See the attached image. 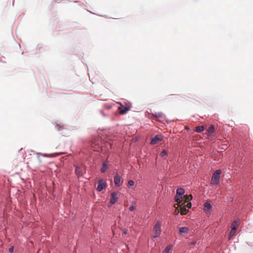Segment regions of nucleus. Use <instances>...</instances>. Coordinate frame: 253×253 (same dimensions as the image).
<instances>
[{
    "instance_id": "4be33fe9",
    "label": "nucleus",
    "mask_w": 253,
    "mask_h": 253,
    "mask_svg": "<svg viewBox=\"0 0 253 253\" xmlns=\"http://www.w3.org/2000/svg\"><path fill=\"white\" fill-rule=\"evenodd\" d=\"M236 230H233L231 229L229 235V239L230 240L231 238L235 235L236 233Z\"/></svg>"
},
{
    "instance_id": "393cba45",
    "label": "nucleus",
    "mask_w": 253,
    "mask_h": 253,
    "mask_svg": "<svg viewBox=\"0 0 253 253\" xmlns=\"http://www.w3.org/2000/svg\"><path fill=\"white\" fill-rule=\"evenodd\" d=\"M134 181L133 180H130L128 182V184L130 186H133L134 185Z\"/></svg>"
},
{
    "instance_id": "2eb2a0df",
    "label": "nucleus",
    "mask_w": 253,
    "mask_h": 253,
    "mask_svg": "<svg viewBox=\"0 0 253 253\" xmlns=\"http://www.w3.org/2000/svg\"><path fill=\"white\" fill-rule=\"evenodd\" d=\"M214 127L213 125H211V126H210L209 128L207 130V132H206V133L208 135H211L214 132Z\"/></svg>"
},
{
    "instance_id": "f3484780",
    "label": "nucleus",
    "mask_w": 253,
    "mask_h": 253,
    "mask_svg": "<svg viewBox=\"0 0 253 253\" xmlns=\"http://www.w3.org/2000/svg\"><path fill=\"white\" fill-rule=\"evenodd\" d=\"M152 115L154 117L157 118H161L163 116V114L162 112H155L154 113H152Z\"/></svg>"
},
{
    "instance_id": "bb28decb",
    "label": "nucleus",
    "mask_w": 253,
    "mask_h": 253,
    "mask_svg": "<svg viewBox=\"0 0 253 253\" xmlns=\"http://www.w3.org/2000/svg\"><path fill=\"white\" fill-rule=\"evenodd\" d=\"M13 250H14V247H10L9 249H8V251L10 252V253H12L13 252Z\"/></svg>"
},
{
    "instance_id": "cd10ccee",
    "label": "nucleus",
    "mask_w": 253,
    "mask_h": 253,
    "mask_svg": "<svg viewBox=\"0 0 253 253\" xmlns=\"http://www.w3.org/2000/svg\"><path fill=\"white\" fill-rule=\"evenodd\" d=\"M135 209V207L133 206H131L129 207V210L130 211H133V210H134Z\"/></svg>"
},
{
    "instance_id": "9b49d317",
    "label": "nucleus",
    "mask_w": 253,
    "mask_h": 253,
    "mask_svg": "<svg viewBox=\"0 0 253 253\" xmlns=\"http://www.w3.org/2000/svg\"><path fill=\"white\" fill-rule=\"evenodd\" d=\"M192 199V195H184L183 197V201H184L183 205L186 203L189 202L190 200Z\"/></svg>"
},
{
    "instance_id": "a878e982",
    "label": "nucleus",
    "mask_w": 253,
    "mask_h": 253,
    "mask_svg": "<svg viewBox=\"0 0 253 253\" xmlns=\"http://www.w3.org/2000/svg\"><path fill=\"white\" fill-rule=\"evenodd\" d=\"M191 206H192L191 203H188H188L186 205H185L186 208H188L189 209L191 208Z\"/></svg>"
},
{
    "instance_id": "0eeeda50",
    "label": "nucleus",
    "mask_w": 253,
    "mask_h": 253,
    "mask_svg": "<svg viewBox=\"0 0 253 253\" xmlns=\"http://www.w3.org/2000/svg\"><path fill=\"white\" fill-rule=\"evenodd\" d=\"M175 202L177 203L178 207H181L183 205V203L182 202L183 197H182V196H180L176 194L175 197Z\"/></svg>"
},
{
    "instance_id": "f03ea898",
    "label": "nucleus",
    "mask_w": 253,
    "mask_h": 253,
    "mask_svg": "<svg viewBox=\"0 0 253 253\" xmlns=\"http://www.w3.org/2000/svg\"><path fill=\"white\" fill-rule=\"evenodd\" d=\"M153 238H158L160 236L161 233V223L160 221H158L154 227Z\"/></svg>"
},
{
    "instance_id": "c756f323",
    "label": "nucleus",
    "mask_w": 253,
    "mask_h": 253,
    "mask_svg": "<svg viewBox=\"0 0 253 253\" xmlns=\"http://www.w3.org/2000/svg\"><path fill=\"white\" fill-rule=\"evenodd\" d=\"M127 233V230L126 229L124 230L123 233L126 234Z\"/></svg>"
},
{
    "instance_id": "dca6fc26",
    "label": "nucleus",
    "mask_w": 253,
    "mask_h": 253,
    "mask_svg": "<svg viewBox=\"0 0 253 253\" xmlns=\"http://www.w3.org/2000/svg\"><path fill=\"white\" fill-rule=\"evenodd\" d=\"M62 153H56L54 154H42V155L43 157H56L61 155Z\"/></svg>"
},
{
    "instance_id": "423d86ee",
    "label": "nucleus",
    "mask_w": 253,
    "mask_h": 253,
    "mask_svg": "<svg viewBox=\"0 0 253 253\" xmlns=\"http://www.w3.org/2000/svg\"><path fill=\"white\" fill-rule=\"evenodd\" d=\"M123 181H121V177L118 174H116L114 177V183L115 186L119 187L122 184Z\"/></svg>"
},
{
    "instance_id": "20e7f679",
    "label": "nucleus",
    "mask_w": 253,
    "mask_h": 253,
    "mask_svg": "<svg viewBox=\"0 0 253 253\" xmlns=\"http://www.w3.org/2000/svg\"><path fill=\"white\" fill-rule=\"evenodd\" d=\"M163 137L162 135H157L153 139H152L151 144H156L159 142L161 141L163 139Z\"/></svg>"
},
{
    "instance_id": "6e6552de",
    "label": "nucleus",
    "mask_w": 253,
    "mask_h": 253,
    "mask_svg": "<svg viewBox=\"0 0 253 253\" xmlns=\"http://www.w3.org/2000/svg\"><path fill=\"white\" fill-rule=\"evenodd\" d=\"M76 173L78 176L83 175L84 173V167L83 166H76Z\"/></svg>"
},
{
    "instance_id": "6ab92c4d",
    "label": "nucleus",
    "mask_w": 253,
    "mask_h": 253,
    "mask_svg": "<svg viewBox=\"0 0 253 253\" xmlns=\"http://www.w3.org/2000/svg\"><path fill=\"white\" fill-rule=\"evenodd\" d=\"M91 147L94 149L95 151H99V148H100L99 144H96L94 142H92L91 143Z\"/></svg>"
},
{
    "instance_id": "5701e85b",
    "label": "nucleus",
    "mask_w": 253,
    "mask_h": 253,
    "mask_svg": "<svg viewBox=\"0 0 253 253\" xmlns=\"http://www.w3.org/2000/svg\"><path fill=\"white\" fill-rule=\"evenodd\" d=\"M170 249H171V247L170 246H168L165 249L163 253H169V251H170Z\"/></svg>"
},
{
    "instance_id": "f257e3e1",
    "label": "nucleus",
    "mask_w": 253,
    "mask_h": 253,
    "mask_svg": "<svg viewBox=\"0 0 253 253\" xmlns=\"http://www.w3.org/2000/svg\"><path fill=\"white\" fill-rule=\"evenodd\" d=\"M221 171L220 169L216 170L212 174L211 183L212 185H217L219 183L220 174Z\"/></svg>"
},
{
    "instance_id": "1a4fd4ad",
    "label": "nucleus",
    "mask_w": 253,
    "mask_h": 253,
    "mask_svg": "<svg viewBox=\"0 0 253 253\" xmlns=\"http://www.w3.org/2000/svg\"><path fill=\"white\" fill-rule=\"evenodd\" d=\"M130 108L128 107H125L124 106L121 105L119 107V110L120 111V113L121 114H126L128 110H129Z\"/></svg>"
},
{
    "instance_id": "b1692460",
    "label": "nucleus",
    "mask_w": 253,
    "mask_h": 253,
    "mask_svg": "<svg viewBox=\"0 0 253 253\" xmlns=\"http://www.w3.org/2000/svg\"><path fill=\"white\" fill-rule=\"evenodd\" d=\"M168 154V152L166 150H164L161 153L160 155L161 157H164L165 156H167Z\"/></svg>"
},
{
    "instance_id": "c85d7f7f",
    "label": "nucleus",
    "mask_w": 253,
    "mask_h": 253,
    "mask_svg": "<svg viewBox=\"0 0 253 253\" xmlns=\"http://www.w3.org/2000/svg\"><path fill=\"white\" fill-rule=\"evenodd\" d=\"M196 244V242L195 241H193V242H191L190 244V245L191 246V247H194Z\"/></svg>"
},
{
    "instance_id": "39448f33",
    "label": "nucleus",
    "mask_w": 253,
    "mask_h": 253,
    "mask_svg": "<svg viewBox=\"0 0 253 253\" xmlns=\"http://www.w3.org/2000/svg\"><path fill=\"white\" fill-rule=\"evenodd\" d=\"M111 199L110 203L113 205L115 204L118 200V197H117V193L115 192H112L111 194Z\"/></svg>"
},
{
    "instance_id": "aec40b11",
    "label": "nucleus",
    "mask_w": 253,
    "mask_h": 253,
    "mask_svg": "<svg viewBox=\"0 0 253 253\" xmlns=\"http://www.w3.org/2000/svg\"><path fill=\"white\" fill-rule=\"evenodd\" d=\"M107 169H108L107 165L105 163H104L103 164L102 167L101 169V172L104 173L107 170Z\"/></svg>"
},
{
    "instance_id": "ddd939ff",
    "label": "nucleus",
    "mask_w": 253,
    "mask_h": 253,
    "mask_svg": "<svg viewBox=\"0 0 253 253\" xmlns=\"http://www.w3.org/2000/svg\"><path fill=\"white\" fill-rule=\"evenodd\" d=\"M211 208V205L210 203L206 202L204 204V211L208 212L210 211Z\"/></svg>"
},
{
    "instance_id": "f8f14e48",
    "label": "nucleus",
    "mask_w": 253,
    "mask_h": 253,
    "mask_svg": "<svg viewBox=\"0 0 253 253\" xmlns=\"http://www.w3.org/2000/svg\"><path fill=\"white\" fill-rule=\"evenodd\" d=\"M189 231V228L187 227H180L179 229V233H180V234H182V233L187 234V233H188Z\"/></svg>"
},
{
    "instance_id": "a211bd4d",
    "label": "nucleus",
    "mask_w": 253,
    "mask_h": 253,
    "mask_svg": "<svg viewBox=\"0 0 253 253\" xmlns=\"http://www.w3.org/2000/svg\"><path fill=\"white\" fill-rule=\"evenodd\" d=\"M184 192H185L184 190L182 188H179L176 190V194L180 195V196L183 195L184 194Z\"/></svg>"
},
{
    "instance_id": "412c9836",
    "label": "nucleus",
    "mask_w": 253,
    "mask_h": 253,
    "mask_svg": "<svg viewBox=\"0 0 253 253\" xmlns=\"http://www.w3.org/2000/svg\"><path fill=\"white\" fill-rule=\"evenodd\" d=\"M204 129L203 126H198L196 127L195 131L197 132H202Z\"/></svg>"
},
{
    "instance_id": "7ed1b4c3",
    "label": "nucleus",
    "mask_w": 253,
    "mask_h": 253,
    "mask_svg": "<svg viewBox=\"0 0 253 253\" xmlns=\"http://www.w3.org/2000/svg\"><path fill=\"white\" fill-rule=\"evenodd\" d=\"M106 183L104 182L102 179H100L98 181V184L96 189L98 191H101L106 188Z\"/></svg>"
},
{
    "instance_id": "4468645a",
    "label": "nucleus",
    "mask_w": 253,
    "mask_h": 253,
    "mask_svg": "<svg viewBox=\"0 0 253 253\" xmlns=\"http://www.w3.org/2000/svg\"><path fill=\"white\" fill-rule=\"evenodd\" d=\"M179 207L180 208V214L181 215H185L187 213L188 210L186 209L185 205H183L181 207Z\"/></svg>"
},
{
    "instance_id": "9d476101",
    "label": "nucleus",
    "mask_w": 253,
    "mask_h": 253,
    "mask_svg": "<svg viewBox=\"0 0 253 253\" xmlns=\"http://www.w3.org/2000/svg\"><path fill=\"white\" fill-rule=\"evenodd\" d=\"M239 225V219L234 220L231 224V229L233 230H237V229Z\"/></svg>"
}]
</instances>
